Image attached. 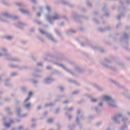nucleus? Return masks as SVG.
I'll list each match as a JSON object with an SVG mask.
<instances>
[{
  "label": "nucleus",
  "mask_w": 130,
  "mask_h": 130,
  "mask_svg": "<svg viewBox=\"0 0 130 130\" xmlns=\"http://www.w3.org/2000/svg\"><path fill=\"white\" fill-rule=\"evenodd\" d=\"M104 100H106V101H109L111 100V98H110L108 96L105 95L104 96Z\"/></svg>",
  "instance_id": "nucleus-1"
},
{
  "label": "nucleus",
  "mask_w": 130,
  "mask_h": 130,
  "mask_svg": "<svg viewBox=\"0 0 130 130\" xmlns=\"http://www.w3.org/2000/svg\"><path fill=\"white\" fill-rule=\"evenodd\" d=\"M110 107H114V106L113 105L110 104Z\"/></svg>",
  "instance_id": "nucleus-13"
},
{
  "label": "nucleus",
  "mask_w": 130,
  "mask_h": 130,
  "mask_svg": "<svg viewBox=\"0 0 130 130\" xmlns=\"http://www.w3.org/2000/svg\"><path fill=\"white\" fill-rule=\"evenodd\" d=\"M47 70H49V69H51V67L50 66H48L47 67Z\"/></svg>",
  "instance_id": "nucleus-9"
},
{
  "label": "nucleus",
  "mask_w": 130,
  "mask_h": 130,
  "mask_svg": "<svg viewBox=\"0 0 130 130\" xmlns=\"http://www.w3.org/2000/svg\"><path fill=\"white\" fill-rule=\"evenodd\" d=\"M22 128H23V127H22V126H20V127L18 128V129H19V130L22 129Z\"/></svg>",
  "instance_id": "nucleus-12"
},
{
  "label": "nucleus",
  "mask_w": 130,
  "mask_h": 130,
  "mask_svg": "<svg viewBox=\"0 0 130 130\" xmlns=\"http://www.w3.org/2000/svg\"><path fill=\"white\" fill-rule=\"evenodd\" d=\"M21 12H23V13H26V11H23V10H21Z\"/></svg>",
  "instance_id": "nucleus-18"
},
{
  "label": "nucleus",
  "mask_w": 130,
  "mask_h": 130,
  "mask_svg": "<svg viewBox=\"0 0 130 130\" xmlns=\"http://www.w3.org/2000/svg\"><path fill=\"white\" fill-rule=\"evenodd\" d=\"M32 92H29V93H28V96H32Z\"/></svg>",
  "instance_id": "nucleus-8"
},
{
  "label": "nucleus",
  "mask_w": 130,
  "mask_h": 130,
  "mask_svg": "<svg viewBox=\"0 0 130 130\" xmlns=\"http://www.w3.org/2000/svg\"><path fill=\"white\" fill-rule=\"evenodd\" d=\"M30 106H31V104H30V103L27 104L25 105V107L26 108H29V107H30Z\"/></svg>",
  "instance_id": "nucleus-4"
},
{
  "label": "nucleus",
  "mask_w": 130,
  "mask_h": 130,
  "mask_svg": "<svg viewBox=\"0 0 130 130\" xmlns=\"http://www.w3.org/2000/svg\"><path fill=\"white\" fill-rule=\"evenodd\" d=\"M2 56V54H0V56Z\"/></svg>",
  "instance_id": "nucleus-26"
},
{
  "label": "nucleus",
  "mask_w": 130,
  "mask_h": 130,
  "mask_svg": "<svg viewBox=\"0 0 130 130\" xmlns=\"http://www.w3.org/2000/svg\"><path fill=\"white\" fill-rule=\"evenodd\" d=\"M29 100H30V97L28 98L27 99H26L25 100V102H27L28 101H29Z\"/></svg>",
  "instance_id": "nucleus-6"
},
{
  "label": "nucleus",
  "mask_w": 130,
  "mask_h": 130,
  "mask_svg": "<svg viewBox=\"0 0 130 130\" xmlns=\"http://www.w3.org/2000/svg\"><path fill=\"white\" fill-rule=\"evenodd\" d=\"M114 119H115V118H114Z\"/></svg>",
  "instance_id": "nucleus-27"
},
{
  "label": "nucleus",
  "mask_w": 130,
  "mask_h": 130,
  "mask_svg": "<svg viewBox=\"0 0 130 130\" xmlns=\"http://www.w3.org/2000/svg\"><path fill=\"white\" fill-rule=\"evenodd\" d=\"M14 19H18V17H14Z\"/></svg>",
  "instance_id": "nucleus-19"
},
{
  "label": "nucleus",
  "mask_w": 130,
  "mask_h": 130,
  "mask_svg": "<svg viewBox=\"0 0 130 130\" xmlns=\"http://www.w3.org/2000/svg\"><path fill=\"white\" fill-rule=\"evenodd\" d=\"M47 9L48 10V11H50V8H49V7H47Z\"/></svg>",
  "instance_id": "nucleus-11"
},
{
  "label": "nucleus",
  "mask_w": 130,
  "mask_h": 130,
  "mask_svg": "<svg viewBox=\"0 0 130 130\" xmlns=\"http://www.w3.org/2000/svg\"><path fill=\"white\" fill-rule=\"evenodd\" d=\"M102 105H103V104L101 103L99 104V106H102Z\"/></svg>",
  "instance_id": "nucleus-15"
},
{
  "label": "nucleus",
  "mask_w": 130,
  "mask_h": 130,
  "mask_svg": "<svg viewBox=\"0 0 130 130\" xmlns=\"http://www.w3.org/2000/svg\"><path fill=\"white\" fill-rule=\"evenodd\" d=\"M38 66H42V63H38Z\"/></svg>",
  "instance_id": "nucleus-17"
},
{
  "label": "nucleus",
  "mask_w": 130,
  "mask_h": 130,
  "mask_svg": "<svg viewBox=\"0 0 130 130\" xmlns=\"http://www.w3.org/2000/svg\"><path fill=\"white\" fill-rule=\"evenodd\" d=\"M72 109H69V110H72Z\"/></svg>",
  "instance_id": "nucleus-24"
},
{
  "label": "nucleus",
  "mask_w": 130,
  "mask_h": 130,
  "mask_svg": "<svg viewBox=\"0 0 130 130\" xmlns=\"http://www.w3.org/2000/svg\"><path fill=\"white\" fill-rule=\"evenodd\" d=\"M38 109H40V107H38Z\"/></svg>",
  "instance_id": "nucleus-22"
},
{
  "label": "nucleus",
  "mask_w": 130,
  "mask_h": 130,
  "mask_svg": "<svg viewBox=\"0 0 130 130\" xmlns=\"http://www.w3.org/2000/svg\"><path fill=\"white\" fill-rule=\"evenodd\" d=\"M92 102H97V100L96 99H91Z\"/></svg>",
  "instance_id": "nucleus-7"
},
{
  "label": "nucleus",
  "mask_w": 130,
  "mask_h": 130,
  "mask_svg": "<svg viewBox=\"0 0 130 130\" xmlns=\"http://www.w3.org/2000/svg\"><path fill=\"white\" fill-rule=\"evenodd\" d=\"M121 116V114H119L118 117H120Z\"/></svg>",
  "instance_id": "nucleus-21"
},
{
  "label": "nucleus",
  "mask_w": 130,
  "mask_h": 130,
  "mask_svg": "<svg viewBox=\"0 0 130 130\" xmlns=\"http://www.w3.org/2000/svg\"><path fill=\"white\" fill-rule=\"evenodd\" d=\"M38 16H39V17H40V13H38Z\"/></svg>",
  "instance_id": "nucleus-20"
},
{
  "label": "nucleus",
  "mask_w": 130,
  "mask_h": 130,
  "mask_svg": "<svg viewBox=\"0 0 130 130\" xmlns=\"http://www.w3.org/2000/svg\"><path fill=\"white\" fill-rule=\"evenodd\" d=\"M5 126H6V127H10V126H11V123H5Z\"/></svg>",
  "instance_id": "nucleus-3"
},
{
  "label": "nucleus",
  "mask_w": 130,
  "mask_h": 130,
  "mask_svg": "<svg viewBox=\"0 0 130 130\" xmlns=\"http://www.w3.org/2000/svg\"><path fill=\"white\" fill-rule=\"evenodd\" d=\"M59 17L58 16H57V15H56L55 16H54L53 17V19L54 20H57V19H58Z\"/></svg>",
  "instance_id": "nucleus-2"
},
{
  "label": "nucleus",
  "mask_w": 130,
  "mask_h": 130,
  "mask_svg": "<svg viewBox=\"0 0 130 130\" xmlns=\"http://www.w3.org/2000/svg\"><path fill=\"white\" fill-rule=\"evenodd\" d=\"M51 39L52 40H53V38H51Z\"/></svg>",
  "instance_id": "nucleus-23"
},
{
  "label": "nucleus",
  "mask_w": 130,
  "mask_h": 130,
  "mask_svg": "<svg viewBox=\"0 0 130 130\" xmlns=\"http://www.w3.org/2000/svg\"><path fill=\"white\" fill-rule=\"evenodd\" d=\"M18 6H20V4H18Z\"/></svg>",
  "instance_id": "nucleus-25"
},
{
  "label": "nucleus",
  "mask_w": 130,
  "mask_h": 130,
  "mask_svg": "<svg viewBox=\"0 0 130 130\" xmlns=\"http://www.w3.org/2000/svg\"><path fill=\"white\" fill-rule=\"evenodd\" d=\"M51 121H52V119H50L48 120V122H51Z\"/></svg>",
  "instance_id": "nucleus-14"
},
{
  "label": "nucleus",
  "mask_w": 130,
  "mask_h": 130,
  "mask_svg": "<svg viewBox=\"0 0 130 130\" xmlns=\"http://www.w3.org/2000/svg\"><path fill=\"white\" fill-rule=\"evenodd\" d=\"M4 16H5V17L7 16H8V13L4 14Z\"/></svg>",
  "instance_id": "nucleus-16"
},
{
  "label": "nucleus",
  "mask_w": 130,
  "mask_h": 130,
  "mask_svg": "<svg viewBox=\"0 0 130 130\" xmlns=\"http://www.w3.org/2000/svg\"><path fill=\"white\" fill-rule=\"evenodd\" d=\"M6 39H8V40H11L12 39V37L8 36L6 37Z\"/></svg>",
  "instance_id": "nucleus-5"
},
{
  "label": "nucleus",
  "mask_w": 130,
  "mask_h": 130,
  "mask_svg": "<svg viewBox=\"0 0 130 130\" xmlns=\"http://www.w3.org/2000/svg\"><path fill=\"white\" fill-rule=\"evenodd\" d=\"M40 32H41V33H42V34H44V31H43V30H40Z\"/></svg>",
  "instance_id": "nucleus-10"
}]
</instances>
